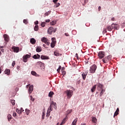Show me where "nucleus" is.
Instances as JSON below:
<instances>
[{"mask_svg":"<svg viewBox=\"0 0 125 125\" xmlns=\"http://www.w3.org/2000/svg\"><path fill=\"white\" fill-rule=\"evenodd\" d=\"M23 22L24 24H28V20H23Z\"/></svg>","mask_w":125,"mask_h":125,"instance_id":"obj_36","label":"nucleus"},{"mask_svg":"<svg viewBox=\"0 0 125 125\" xmlns=\"http://www.w3.org/2000/svg\"><path fill=\"white\" fill-rule=\"evenodd\" d=\"M25 113L27 114V115H29V110L27 109H25Z\"/></svg>","mask_w":125,"mask_h":125,"instance_id":"obj_45","label":"nucleus"},{"mask_svg":"<svg viewBox=\"0 0 125 125\" xmlns=\"http://www.w3.org/2000/svg\"><path fill=\"white\" fill-rule=\"evenodd\" d=\"M41 59L42 60H48V59H49V57L48 56L42 55L41 57Z\"/></svg>","mask_w":125,"mask_h":125,"instance_id":"obj_17","label":"nucleus"},{"mask_svg":"<svg viewBox=\"0 0 125 125\" xmlns=\"http://www.w3.org/2000/svg\"><path fill=\"white\" fill-rule=\"evenodd\" d=\"M11 103L12 104L13 106L15 105V100H11Z\"/></svg>","mask_w":125,"mask_h":125,"instance_id":"obj_37","label":"nucleus"},{"mask_svg":"<svg viewBox=\"0 0 125 125\" xmlns=\"http://www.w3.org/2000/svg\"><path fill=\"white\" fill-rule=\"evenodd\" d=\"M96 89V84H95L94 85H93V87L91 89V91L92 92H95Z\"/></svg>","mask_w":125,"mask_h":125,"instance_id":"obj_27","label":"nucleus"},{"mask_svg":"<svg viewBox=\"0 0 125 125\" xmlns=\"http://www.w3.org/2000/svg\"><path fill=\"white\" fill-rule=\"evenodd\" d=\"M53 95H54V92L53 91H50L48 94L49 97H51V98H52L53 97Z\"/></svg>","mask_w":125,"mask_h":125,"instance_id":"obj_23","label":"nucleus"},{"mask_svg":"<svg viewBox=\"0 0 125 125\" xmlns=\"http://www.w3.org/2000/svg\"><path fill=\"white\" fill-rule=\"evenodd\" d=\"M7 119L8 122H10L11 120L12 119V116L10 114H8L7 116Z\"/></svg>","mask_w":125,"mask_h":125,"instance_id":"obj_26","label":"nucleus"},{"mask_svg":"<svg viewBox=\"0 0 125 125\" xmlns=\"http://www.w3.org/2000/svg\"><path fill=\"white\" fill-rule=\"evenodd\" d=\"M21 112L22 113V112H24V109H23V108H21V109H20Z\"/></svg>","mask_w":125,"mask_h":125,"instance_id":"obj_51","label":"nucleus"},{"mask_svg":"<svg viewBox=\"0 0 125 125\" xmlns=\"http://www.w3.org/2000/svg\"><path fill=\"white\" fill-rule=\"evenodd\" d=\"M43 47H45V44H43Z\"/></svg>","mask_w":125,"mask_h":125,"instance_id":"obj_62","label":"nucleus"},{"mask_svg":"<svg viewBox=\"0 0 125 125\" xmlns=\"http://www.w3.org/2000/svg\"><path fill=\"white\" fill-rule=\"evenodd\" d=\"M44 65V64L42 62H38L36 63V66H37V67H42Z\"/></svg>","mask_w":125,"mask_h":125,"instance_id":"obj_14","label":"nucleus"},{"mask_svg":"<svg viewBox=\"0 0 125 125\" xmlns=\"http://www.w3.org/2000/svg\"><path fill=\"white\" fill-rule=\"evenodd\" d=\"M105 91V89H104V86L103 84H102V88H101V91L100 93V96L102 97Z\"/></svg>","mask_w":125,"mask_h":125,"instance_id":"obj_11","label":"nucleus"},{"mask_svg":"<svg viewBox=\"0 0 125 125\" xmlns=\"http://www.w3.org/2000/svg\"><path fill=\"white\" fill-rule=\"evenodd\" d=\"M103 33H107L106 28H104L103 30Z\"/></svg>","mask_w":125,"mask_h":125,"instance_id":"obj_49","label":"nucleus"},{"mask_svg":"<svg viewBox=\"0 0 125 125\" xmlns=\"http://www.w3.org/2000/svg\"><path fill=\"white\" fill-rule=\"evenodd\" d=\"M52 105H54V109L56 108V103H55L54 102H52L50 107H49L48 108L47 115H46V117H49V116H50V112L53 110V108H52Z\"/></svg>","mask_w":125,"mask_h":125,"instance_id":"obj_1","label":"nucleus"},{"mask_svg":"<svg viewBox=\"0 0 125 125\" xmlns=\"http://www.w3.org/2000/svg\"><path fill=\"white\" fill-rule=\"evenodd\" d=\"M1 51H2V52H4V49H1Z\"/></svg>","mask_w":125,"mask_h":125,"instance_id":"obj_60","label":"nucleus"},{"mask_svg":"<svg viewBox=\"0 0 125 125\" xmlns=\"http://www.w3.org/2000/svg\"><path fill=\"white\" fill-rule=\"evenodd\" d=\"M57 30V28H55V29H54L53 27H50L48 29V33L50 35H51L52 34V33H55V32H56Z\"/></svg>","mask_w":125,"mask_h":125,"instance_id":"obj_5","label":"nucleus"},{"mask_svg":"<svg viewBox=\"0 0 125 125\" xmlns=\"http://www.w3.org/2000/svg\"><path fill=\"white\" fill-rule=\"evenodd\" d=\"M76 56L77 57L78 60H79V56H78V53H76Z\"/></svg>","mask_w":125,"mask_h":125,"instance_id":"obj_55","label":"nucleus"},{"mask_svg":"<svg viewBox=\"0 0 125 125\" xmlns=\"http://www.w3.org/2000/svg\"><path fill=\"white\" fill-rule=\"evenodd\" d=\"M31 74H32L33 76H37V73L35 71H31Z\"/></svg>","mask_w":125,"mask_h":125,"instance_id":"obj_38","label":"nucleus"},{"mask_svg":"<svg viewBox=\"0 0 125 125\" xmlns=\"http://www.w3.org/2000/svg\"><path fill=\"white\" fill-rule=\"evenodd\" d=\"M103 88V84L102 83H98L97 85V89L99 91H102V88Z\"/></svg>","mask_w":125,"mask_h":125,"instance_id":"obj_13","label":"nucleus"},{"mask_svg":"<svg viewBox=\"0 0 125 125\" xmlns=\"http://www.w3.org/2000/svg\"><path fill=\"white\" fill-rule=\"evenodd\" d=\"M45 116V114L43 112L42 115V120H44V116Z\"/></svg>","mask_w":125,"mask_h":125,"instance_id":"obj_41","label":"nucleus"},{"mask_svg":"<svg viewBox=\"0 0 125 125\" xmlns=\"http://www.w3.org/2000/svg\"><path fill=\"white\" fill-rule=\"evenodd\" d=\"M30 99H31V100H32V101H35V99H34L33 98V96H30Z\"/></svg>","mask_w":125,"mask_h":125,"instance_id":"obj_44","label":"nucleus"},{"mask_svg":"<svg viewBox=\"0 0 125 125\" xmlns=\"http://www.w3.org/2000/svg\"><path fill=\"white\" fill-rule=\"evenodd\" d=\"M98 57L100 59H103L105 57V52L104 51H99L98 53Z\"/></svg>","mask_w":125,"mask_h":125,"instance_id":"obj_7","label":"nucleus"},{"mask_svg":"<svg viewBox=\"0 0 125 125\" xmlns=\"http://www.w3.org/2000/svg\"><path fill=\"white\" fill-rule=\"evenodd\" d=\"M88 0H84V3H86V2H88Z\"/></svg>","mask_w":125,"mask_h":125,"instance_id":"obj_58","label":"nucleus"},{"mask_svg":"<svg viewBox=\"0 0 125 125\" xmlns=\"http://www.w3.org/2000/svg\"><path fill=\"white\" fill-rule=\"evenodd\" d=\"M101 9H102V8H101V6H99V7H98V10L101 11Z\"/></svg>","mask_w":125,"mask_h":125,"instance_id":"obj_54","label":"nucleus"},{"mask_svg":"<svg viewBox=\"0 0 125 125\" xmlns=\"http://www.w3.org/2000/svg\"><path fill=\"white\" fill-rule=\"evenodd\" d=\"M0 74H1V67H0Z\"/></svg>","mask_w":125,"mask_h":125,"instance_id":"obj_61","label":"nucleus"},{"mask_svg":"<svg viewBox=\"0 0 125 125\" xmlns=\"http://www.w3.org/2000/svg\"><path fill=\"white\" fill-rule=\"evenodd\" d=\"M77 121H78V119H77V118H76V119H75L74 120V121H73L71 125H76V123H77Z\"/></svg>","mask_w":125,"mask_h":125,"instance_id":"obj_28","label":"nucleus"},{"mask_svg":"<svg viewBox=\"0 0 125 125\" xmlns=\"http://www.w3.org/2000/svg\"><path fill=\"white\" fill-rule=\"evenodd\" d=\"M45 22H46L47 23H48V22H50V20H46L45 21Z\"/></svg>","mask_w":125,"mask_h":125,"instance_id":"obj_53","label":"nucleus"},{"mask_svg":"<svg viewBox=\"0 0 125 125\" xmlns=\"http://www.w3.org/2000/svg\"><path fill=\"white\" fill-rule=\"evenodd\" d=\"M58 1V0H53V2L56 3Z\"/></svg>","mask_w":125,"mask_h":125,"instance_id":"obj_50","label":"nucleus"},{"mask_svg":"<svg viewBox=\"0 0 125 125\" xmlns=\"http://www.w3.org/2000/svg\"><path fill=\"white\" fill-rule=\"evenodd\" d=\"M50 13H51V11H48V12H46L44 14V16H48V15H50Z\"/></svg>","mask_w":125,"mask_h":125,"instance_id":"obj_30","label":"nucleus"},{"mask_svg":"<svg viewBox=\"0 0 125 125\" xmlns=\"http://www.w3.org/2000/svg\"><path fill=\"white\" fill-rule=\"evenodd\" d=\"M42 51V47L37 46L36 48V52H41Z\"/></svg>","mask_w":125,"mask_h":125,"instance_id":"obj_25","label":"nucleus"},{"mask_svg":"<svg viewBox=\"0 0 125 125\" xmlns=\"http://www.w3.org/2000/svg\"><path fill=\"white\" fill-rule=\"evenodd\" d=\"M42 27H44L45 26V22H43L41 23Z\"/></svg>","mask_w":125,"mask_h":125,"instance_id":"obj_40","label":"nucleus"},{"mask_svg":"<svg viewBox=\"0 0 125 125\" xmlns=\"http://www.w3.org/2000/svg\"><path fill=\"white\" fill-rule=\"evenodd\" d=\"M12 66H13V67H14V66H15V61L13 62L12 63Z\"/></svg>","mask_w":125,"mask_h":125,"instance_id":"obj_46","label":"nucleus"},{"mask_svg":"<svg viewBox=\"0 0 125 125\" xmlns=\"http://www.w3.org/2000/svg\"><path fill=\"white\" fill-rule=\"evenodd\" d=\"M55 44H56V43H53L52 42L51 43V47H52V48H54V46H55Z\"/></svg>","mask_w":125,"mask_h":125,"instance_id":"obj_33","label":"nucleus"},{"mask_svg":"<svg viewBox=\"0 0 125 125\" xmlns=\"http://www.w3.org/2000/svg\"><path fill=\"white\" fill-rule=\"evenodd\" d=\"M112 56H108V57H105L104 59H103V61L104 63H108L110 60H111Z\"/></svg>","mask_w":125,"mask_h":125,"instance_id":"obj_4","label":"nucleus"},{"mask_svg":"<svg viewBox=\"0 0 125 125\" xmlns=\"http://www.w3.org/2000/svg\"><path fill=\"white\" fill-rule=\"evenodd\" d=\"M33 90H34V88L33 87V86H30L28 88V92L29 94L32 93L33 92Z\"/></svg>","mask_w":125,"mask_h":125,"instance_id":"obj_19","label":"nucleus"},{"mask_svg":"<svg viewBox=\"0 0 125 125\" xmlns=\"http://www.w3.org/2000/svg\"><path fill=\"white\" fill-rule=\"evenodd\" d=\"M81 125H86L85 123H84L83 124H81Z\"/></svg>","mask_w":125,"mask_h":125,"instance_id":"obj_64","label":"nucleus"},{"mask_svg":"<svg viewBox=\"0 0 125 125\" xmlns=\"http://www.w3.org/2000/svg\"><path fill=\"white\" fill-rule=\"evenodd\" d=\"M106 29H107V31H109L110 32H111V31H112V30L113 29L112 24H111V25H108V26H107Z\"/></svg>","mask_w":125,"mask_h":125,"instance_id":"obj_24","label":"nucleus"},{"mask_svg":"<svg viewBox=\"0 0 125 125\" xmlns=\"http://www.w3.org/2000/svg\"><path fill=\"white\" fill-rule=\"evenodd\" d=\"M36 39L34 38H31L30 39V42L32 44H36Z\"/></svg>","mask_w":125,"mask_h":125,"instance_id":"obj_20","label":"nucleus"},{"mask_svg":"<svg viewBox=\"0 0 125 125\" xmlns=\"http://www.w3.org/2000/svg\"><path fill=\"white\" fill-rule=\"evenodd\" d=\"M64 68L63 67V70H64ZM65 74H66V71H63V76H64V75H65Z\"/></svg>","mask_w":125,"mask_h":125,"instance_id":"obj_56","label":"nucleus"},{"mask_svg":"<svg viewBox=\"0 0 125 125\" xmlns=\"http://www.w3.org/2000/svg\"><path fill=\"white\" fill-rule=\"evenodd\" d=\"M88 73V70H85V71L82 73V77L83 81H85Z\"/></svg>","mask_w":125,"mask_h":125,"instance_id":"obj_10","label":"nucleus"},{"mask_svg":"<svg viewBox=\"0 0 125 125\" xmlns=\"http://www.w3.org/2000/svg\"><path fill=\"white\" fill-rule=\"evenodd\" d=\"M54 108V105H52V108Z\"/></svg>","mask_w":125,"mask_h":125,"instance_id":"obj_63","label":"nucleus"},{"mask_svg":"<svg viewBox=\"0 0 125 125\" xmlns=\"http://www.w3.org/2000/svg\"><path fill=\"white\" fill-rule=\"evenodd\" d=\"M111 20H112V21H114V20H115V18H114V17H112V18H111Z\"/></svg>","mask_w":125,"mask_h":125,"instance_id":"obj_57","label":"nucleus"},{"mask_svg":"<svg viewBox=\"0 0 125 125\" xmlns=\"http://www.w3.org/2000/svg\"><path fill=\"white\" fill-rule=\"evenodd\" d=\"M92 118L93 123H94V124L96 125V124H97L98 122L97 118H96V117H92Z\"/></svg>","mask_w":125,"mask_h":125,"instance_id":"obj_18","label":"nucleus"},{"mask_svg":"<svg viewBox=\"0 0 125 125\" xmlns=\"http://www.w3.org/2000/svg\"><path fill=\"white\" fill-rule=\"evenodd\" d=\"M60 6V3H58L56 4V5L55 6V7H58V6Z\"/></svg>","mask_w":125,"mask_h":125,"instance_id":"obj_43","label":"nucleus"},{"mask_svg":"<svg viewBox=\"0 0 125 125\" xmlns=\"http://www.w3.org/2000/svg\"><path fill=\"white\" fill-rule=\"evenodd\" d=\"M124 39H123V40H122V39H119V41L122 42V41H124Z\"/></svg>","mask_w":125,"mask_h":125,"instance_id":"obj_59","label":"nucleus"},{"mask_svg":"<svg viewBox=\"0 0 125 125\" xmlns=\"http://www.w3.org/2000/svg\"><path fill=\"white\" fill-rule=\"evenodd\" d=\"M30 57H31V55L29 54H26L23 56L22 57L23 62L26 63V62H27V60L28 59V58H30Z\"/></svg>","mask_w":125,"mask_h":125,"instance_id":"obj_8","label":"nucleus"},{"mask_svg":"<svg viewBox=\"0 0 125 125\" xmlns=\"http://www.w3.org/2000/svg\"><path fill=\"white\" fill-rule=\"evenodd\" d=\"M64 35H65V36H66L67 37L69 36V35L68 33H65Z\"/></svg>","mask_w":125,"mask_h":125,"instance_id":"obj_52","label":"nucleus"},{"mask_svg":"<svg viewBox=\"0 0 125 125\" xmlns=\"http://www.w3.org/2000/svg\"><path fill=\"white\" fill-rule=\"evenodd\" d=\"M13 117H16V116H17V114L16 112H13Z\"/></svg>","mask_w":125,"mask_h":125,"instance_id":"obj_47","label":"nucleus"},{"mask_svg":"<svg viewBox=\"0 0 125 125\" xmlns=\"http://www.w3.org/2000/svg\"><path fill=\"white\" fill-rule=\"evenodd\" d=\"M71 112H72V109H70L69 111H67V114L65 116V118H64V119H63V124L66 123L67 120H68V114H69V113H71Z\"/></svg>","mask_w":125,"mask_h":125,"instance_id":"obj_9","label":"nucleus"},{"mask_svg":"<svg viewBox=\"0 0 125 125\" xmlns=\"http://www.w3.org/2000/svg\"><path fill=\"white\" fill-rule=\"evenodd\" d=\"M41 42H44L45 44H47V45H49V42H48V40L45 37H43L41 39Z\"/></svg>","mask_w":125,"mask_h":125,"instance_id":"obj_6","label":"nucleus"},{"mask_svg":"<svg viewBox=\"0 0 125 125\" xmlns=\"http://www.w3.org/2000/svg\"><path fill=\"white\" fill-rule=\"evenodd\" d=\"M34 30L35 31H39V25H36L34 27Z\"/></svg>","mask_w":125,"mask_h":125,"instance_id":"obj_34","label":"nucleus"},{"mask_svg":"<svg viewBox=\"0 0 125 125\" xmlns=\"http://www.w3.org/2000/svg\"><path fill=\"white\" fill-rule=\"evenodd\" d=\"M67 98L69 99L73 95V91L72 90H66V91Z\"/></svg>","mask_w":125,"mask_h":125,"instance_id":"obj_2","label":"nucleus"},{"mask_svg":"<svg viewBox=\"0 0 125 125\" xmlns=\"http://www.w3.org/2000/svg\"><path fill=\"white\" fill-rule=\"evenodd\" d=\"M35 25H38V24H39V21H36L35 22H34Z\"/></svg>","mask_w":125,"mask_h":125,"instance_id":"obj_48","label":"nucleus"},{"mask_svg":"<svg viewBox=\"0 0 125 125\" xmlns=\"http://www.w3.org/2000/svg\"><path fill=\"white\" fill-rule=\"evenodd\" d=\"M119 112V108L118 107L116 109V111H115V113L114 114V116H117L118 115Z\"/></svg>","mask_w":125,"mask_h":125,"instance_id":"obj_29","label":"nucleus"},{"mask_svg":"<svg viewBox=\"0 0 125 125\" xmlns=\"http://www.w3.org/2000/svg\"><path fill=\"white\" fill-rule=\"evenodd\" d=\"M52 42L56 43V39L55 38H52L51 39Z\"/></svg>","mask_w":125,"mask_h":125,"instance_id":"obj_32","label":"nucleus"},{"mask_svg":"<svg viewBox=\"0 0 125 125\" xmlns=\"http://www.w3.org/2000/svg\"><path fill=\"white\" fill-rule=\"evenodd\" d=\"M54 54L55 56H59V53L57 52H54Z\"/></svg>","mask_w":125,"mask_h":125,"instance_id":"obj_39","label":"nucleus"},{"mask_svg":"<svg viewBox=\"0 0 125 125\" xmlns=\"http://www.w3.org/2000/svg\"><path fill=\"white\" fill-rule=\"evenodd\" d=\"M111 26L112 27V29L114 28L115 29H119L120 27L119 24L116 23H112L111 24Z\"/></svg>","mask_w":125,"mask_h":125,"instance_id":"obj_12","label":"nucleus"},{"mask_svg":"<svg viewBox=\"0 0 125 125\" xmlns=\"http://www.w3.org/2000/svg\"><path fill=\"white\" fill-rule=\"evenodd\" d=\"M16 112L18 113V114H21L22 112H21V110L20 109L17 108Z\"/></svg>","mask_w":125,"mask_h":125,"instance_id":"obj_35","label":"nucleus"},{"mask_svg":"<svg viewBox=\"0 0 125 125\" xmlns=\"http://www.w3.org/2000/svg\"><path fill=\"white\" fill-rule=\"evenodd\" d=\"M40 57H41V56L38 54L36 55H34L33 56V58H34V59H40Z\"/></svg>","mask_w":125,"mask_h":125,"instance_id":"obj_21","label":"nucleus"},{"mask_svg":"<svg viewBox=\"0 0 125 125\" xmlns=\"http://www.w3.org/2000/svg\"><path fill=\"white\" fill-rule=\"evenodd\" d=\"M4 73L5 74V75H7L8 76H9V75H10V69H5V70L4 71Z\"/></svg>","mask_w":125,"mask_h":125,"instance_id":"obj_22","label":"nucleus"},{"mask_svg":"<svg viewBox=\"0 0 125 125\" xmlns=\"http://www.w3.org/2000/svg\"><path fill=\"white\" fill-rule=\"evenodd\" d=\"M97 68V66L95 64L94 65H92V66H91V67H90V73H95Z\"/></svg>","mask_w":125,"mask_h":125,"instance_id":"obj_3","label":"nucleus"},{"mask_svg":"<svg viewBox=\"0 0 125 125\" xmlns=\"http://www.w3.org/2000/svg\"><path fill=\"white\" fill-rule=\"evenodd\" d=\"M56 24V21H52L50 22V24L52 25V26H54V25H55Z\"/></svg>","mask_w":125,"mask_h":125,"instance_id":"obj_31","label":"nucleus"},{"mask_svg":"<svg viewBox=\"0 0 125 125\" xmlns=\"http://www.w3.org/2000/svg\"><path fill=\"white\" fill-rule=\"evenodd\" d=\"M12 49H13L14 52H16V53L19 52V47H18L13 46Z\"/></svg>","mask_w":125,"mask_h":125,"instance_id":"obj_15","label":"nucleus"},{"mask_svg":"<svg viewBox=\"0 0 125 125\" xmlns=\"http://www.w3.org/2000/svg\"><path fill=\"white\" fill-rule=\"evenodd\" d=\"M60 70H61V66H60L58 69H57L58 73H59V72H60Z\"/></svg>","mask_w":125,"mask_h":125,"instance_id":"obj_42","label":"nucleus"},{"mask_svg":"<svg viewBox=\"0 0 125 125\" xmlns=\"http://www.w3.org/2000/svg\"><path fill=\"white\" fill-rule=\"evenodd\" d=\"M3 38H4V41L6 42V43H7L8 42V40H9V37L7 35L4 34L3 35Z\"/></svg>","mask_w":125,"mask_h":125,"instance_id":"obj_16","label":"nucleus"}]
</instances>
